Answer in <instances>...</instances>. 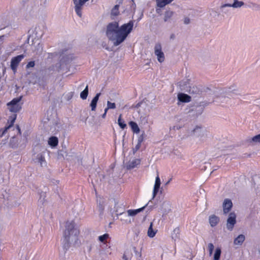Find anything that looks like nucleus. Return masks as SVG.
Wrapping results in <instances>:
<instances>
[{
	"label": "nucleus",
	"mask_w": 260,
	"mask_h": 260,
	"mask_svg": "<svg viewBox=\"0 0 260 260\" xmlns=\"http://www.w3.org/2000/svg\"><path fill=\"white\" fill-rule=\"evenodd\" d=\"M134 26V21H129L127 23L119 26L118 22H113L107 26L106 35L108 39L117 46L122 43L131 32Z\"/></svg>",
	"instance_id": "f257e3e1"
},
{
	"label": "nucleus",
	"mask_w": 260,
	"mask_h": 260,
	"mask_svg": "<svg viewBox=\"0 0 260 260\" xmlns=\"http://www.w3.org/2000/svg\"><path fill=\"white\" fill-rule=\"evenodd\" d=\"M21 99L22 96H19L13 99L11 102L7 103L8 109L11 112L14 113V114L9 117L7 125L5 128L2 129V135L5 134L8 129L14 125L17 118V114L16 113L19 112L22 108L21 104L20 103Z\"/></svg>",
	"instance_id": "f03ea898"
},
{
	"label": "nucleus",
	"mask_w": 260,
	"mask_h": 260,
	"mask_svg": "<svg viewBox=\"0 0 260 260\" xmlns=\"http://www.w3.org/2000/svg\"><path fill=\"white\" fill-rule=\"evenodd\" d=\"M76 223L74 220L66 222L65 230L63 232V247L67 249L70 247L71 239L77 240L80 234V231L75 228Z\"/></svg>",
	"instance_id": "7ed1b4c3"
},
{
	"label": "nucleus",
	"mask_w": 260,
	"mask_h": 260,
	"mask_svg": "<svg viewBox=\"0 0 260 260\" xmlns=\"http://www.w3.org/2000/svg\"><path fill=\"white\" fill-rule=\"evenodd\" d=\"M24 57L25 55L24 54H20L12 58L10 67L14 73L16 72L18 66Z\"/></svg>",
	"instance_id": "20e7f679"
},
{
	"label": "nucleus",
	"mask_w": 260,
	"mask_h": 260,
	"mask_svg": "<svg viewBox=\"0 0 260 260\" xmlns=\"http://www.w3.org/2000/svg\"><path fill=\"white\" fill-rule=\"evenodd\" d=\"M154 53L157 56V60L159 62H162L165 60V55L162 51L161 45L160 43H157L154 47Z\"/></svg>",
	"instance_id": "39448f33"
},
{
	"label": "nucleus",
	"mask_w": 260,
	"mask_h": 260,
	"mask_svg": "<svg viewBox=\"0 0 260 260\" xmlns=\"http://www.w3.org/2000/svg\"><path fill=\"white\" fill-rule=\"evenodd\" d=\"M75 5V10L76 14L80 17H82V6L89 0H73Z\"/></svg>",
	"instance_id": "423d86ee"
},
{
	"label": "nucleus",
	"mask_w": 260,
	"mask_h": 260,
	"mask_svg": "<svg viewBox=\"0 0 260 260\" xmlns=\"http://www.w3.org/2000/svg\"><path fill=\"white\" fill-rule=\"evenodd\" d=\"M236 223V215L234 212L230 213L227 219L226 227L230 230H233L235 224Z\"/></svg>",
	"instance_id": "0eeeda50"
},
{
	"label": "nucleus",
	"mask_w": 260,
	"mask_h": 260,
	"mask_svg": "<svg viewBox=\"0 0 260 260\" xmlns=\"http://www.w3.org/2000/svg\"><path fill=\"white\" fill-rule=\"evenodd\" d=\"M233 206V203L231 200L226 199L224 200L223 204V211L224 214L228 213L231 210Z\"/></svg>",
	"instance_id": "6e6552de"
},
{
	"label": "nucleus",
	"mask_w": 260,
	"mask_h": 260,
	"mask_svg": "<svg viewBox=\"0 0 260 260\" xmlns=\"http://www.w3.org/2000/svg\"><path fill=\"white\" fill-rule=\"evenodd\" d=\"M178 99L180 102L183 103H188L191 101V98L187 94L181 93L178 95Z\"/></svg>",
	"instance_id": "1a4fd4ad"
},
{
	"label": "nucleus",
	"mask_w": 260,
	"mask_h": 260,
	"mask_svg": "<svg viewBox=\"0 0 260 260\" xmlns=\"http://www.w3.org/2000/svg\"><path fill=\"white\" fill-rule=\"evenodd\" d=\"M209 223L212 227L215 226L219 221L218 217L215 215H212L209 217Z\"/></svg>",
	"instance_id": "9d476101"
},
{
	"label": "nucleus",
	"mask_w": 260,
	"mask_h": 260,
	"mask_svg": "<svg viewBox=\"0 0 260 260\" xmlns=\"http://www.w3.org/2000/svg\"><path fill=\"white\" fill-rule=\"evenodd\" d=\"M101 93H97L95 96L93 98L90 103V107L92 111H95L96 107V105L98 101L99 100V97L100 96Z\"/></svg>",
	"instance_id": "9b49d317"
},
{
	"label": "nucleus",
	"mask_w": 260,
	"mask_h": 260,
	"mask_svg": "<svg viewBox=\"0 0 260 260\" xmlns=\"http://www.w3.org/2000/svg\"><path fill=\"white\" fill-rule=\"evenodd\" d=\"M129 125L131 126L132 131L136 134H139L140 133V128L137 124V123L134 121H130L129 123Z\"/></svg>",
	"instance_id": "f8f14e48"
},
{
	"label": "nucleus",
	"mask_w": 260,
	"mask_h": 260,
	"mask_svg": "<svg viewBox=\"0 0 260 260\" xmlns=\"http://www.w3.org/2000/svg\"><path fill=\"white\" fill-rule=\"evenodd\" d=\"M58 144V140L56 137L52 136L48 140V144L52 147H56Z\"/></svg>",
	"instance_id": "ddd939ff"
},
{
	"label": "nucleus",
	"mask_w": 260,
	"mask_h": 260,
	"mask_svg": "<svg viewBox=\"0 0 260 260\" xmlns=\"http://www.w3.org/2000/svg\"><path fill=\"white\" fill-rule=\"evenodd\" d=\"M145 207H146V206H145L142 208H140L139 209H135V210H133V209L128 210L127 211V214H128V216H135L136 214H137L139 212L142 211L144 209Z\"/></svg>",
	"instance_id": "4468645a"
},
{
	"label": "nucleus",
	"mask_w": 260,
	"mask_h": 260,
	"mask_svg": "<svg viewBox=\"0 0 260 260\" xmlns=\"http://www.w3.org/2000/svg\"><path fill=\"white\" fill-rule=\"evenodd\" d=\"M174 0H156L157 7L159 8L164 7L167 5L171 3Z\"/></svg>",
	"instance_id": "2eb2a0df"
},
{
	"label": "nucleus",
	"mask_w": 260,
	"mask_h": 260,
	"mask_svg": "<svg viewBox=\"0 0 260 260\" xmlns=\"http://www.w3.org/2000/svg\"><path fill=\"white\" fill-rule=\"evenodd\" d=\"M244 235L241 234L239 235L235 239L234 243L235 245H241L245 240Z\"/></svg>",
	"instance_id": "dca6fc26"
},
{
	"label": "nucleus",
	"mask_w": 260,
	"mask_h": 260,
	"mask_svg": "<svg viewBox=\"0 0 260 260\" xmlns=\"http://www.w3.org/2000/svg\"><path fill=\"white\" fill-rule=\"evenodd\" d=\"M244 5V3L243 2H240L238 0H234V2L233 4H226L224 6H228V7H233L234 8H239L241 7L242 6Z\"/></svg>",
	"instance_id": "f3484780"
},
{
	"label": "nucleus",
	"mask_w": 260,
	"mask_h": 260,
	"mask_svg": "<svg viewBox=\"0 0 260 260\" xmlns=\"http://www.w3.org/2000/svg\"><path fill=\"white\" fill-rule=\"evenodd\" d=\"M119 5H115L114 8L112 9L111 14L113 16H117L119 14Z\"/></svg>",
	"instance_id": "a211bd4d"
},
{
	"label": "nucleus",
	"mask_w": 260,
	"mask_h": 260,
	"mask_svg": "<svg viewBox=\"0 0 260 260\" xmlns=\"http://www.w3.org/2000/svg\"><path fill=\"white\" fill-rule=\"evenodd\" d=\"M88 94V85L86 86L85 88L81 92L80 98L83 100L86 99Z\"/></svg>",
	"instance_id": "6ab92c4d"
},
{
	"label": "nucleus",
	"mask_w": 260,
	"mask_h": 260,
	"mask_svg": "<svg viewBox=\"0 0 260 260\" xmlns=\"http://www.w3.org/2000/svg\"><path fill=\"white\" fill-rule=\"evenodd\" d=\"M148 236L150 238H153L155 236L156 232H154L152 229V223H150V225L148 230Z\"/></svg>",
	"instance_id": "aec40b11"
},
{
	"label": "nucleus",
	"mask_w": 260,
	"mask_h": 260,
	"mask_svg": "<svg viewBox=\"0 0 260 260\" xmlns=\"http://www.w3.org/2000/svg\"><path fill=\"white\" fill-rule=\"evenodd\" d=\"M118 124L122 129H124L126 127V124L124 123V121L122 119L121 114H120L118 117Z\"/></svg>",
	"instance_id": "412c9836"
},
{
	"label": "nucleus",
	"mask_w": 260,
	"mask_h": 260,
	"mask_svg": "<svg viewBox=\"0 0 260 260\" xmlns=\"http://www.w3.org/2000/svg\"><path fill=\"white\" fill-rule=\"evenodd\" d=\"M173 12L171 11H167L165 14L164 21L166 22L168 21L173 16Z\"/></svg>",
	"instance_id": "4be33fe9"
},
{
	"label": "nucleus",
	"mask_w": 260,
	"mask_h": 260,
	"mask_svg": "<svg viewBox=\"0 0 260 260\" xmlns=\"http://www.w3.org/2000/svg\"><path fill=\"white\" fill-rule=\"evenodd\" d=\"M221 251L220 248H216L214 255V260H219Z\"/></svg>",
	"instance_id": "5701e85b"
},
{
	"label": "nucleus",
	"mask_w": 260,
	"mask_h": 260,
	"mask_svg": "<svg viewBox=\"0 0 260 260\" xmlns=\"http://www.w3.org/2000/svg\"><path fill=\"white\" fill-rule=\"evenodd\" d=\"M109 238L108 234H105L99 237V240L101 242L106 243L107 239Z\"/></svg>",
	"instance_id": "b1692460"
},
{
	"label": "nucleus",
	"mask_w": 260,
	"mask_h": 260,
	"mask_svg": "<svg viewBox=\"0 0 260 260\" xmlns=\"http://www.w3.org/2000/svg\"><path fill=\"white\" fill-rule=\"evenodd\" d=\"M214 248V246L212 243H210L208 244V249L209 255H210V256L212 255Z\"/></svg>",
	"instance_id": "393cba45"
},
{
	"label": "nucleus",
	"mask_w": 260,
	"mask_h": 260,
	"mask_svg": "<svg viewBox=\"0 0 260 260\" xmlns=\"http://www.w3.org/2000/svg\"><path fill=\"white\" fill-rule=\"evenodd\" d=\"M160 183H161V182H160V178L159 177L158 175H157V176H156V177L155 178V184H154V187L159 188Z\"/></svg>",
	"instance_id": "a878e982"
},
{
	"label": "nucleus",
	"mask_w": 260,
	"mask_h": 260,
	"mask_svg": "<svg viewBox=\"0 0 260 260\" xmlns=\"http://www.w3.org/2000/svg\"><path fill=\"white\" fill-rule=\"evenodd\" d=\"M250 142H253L254 143H260V134L259 135L254 136L251 139V140Z\"/></svg>",
	"instance_id": "bb28decb"
},
{
	"label": "nucleus",
	"mask_w": 260,
	"mask_h": 260,
	"mask_svg": "<svg viewBox=\"0 0 260 260\" xmlns=\"http://www.w3.org/2000/svg\"><path fill=\"white\" fill-rule=\"evenodd\" d=\"M37 158H38L39 161L40 162V164L41 165H42L43 162L45 161V159L44 156L42 154H40L38 155Z\"/></svg>",
	"instance_id": "cd10ccee"
},
{
	"label": "nucleus",
	"mask_w": 260,
	"mask_h": 260,
	"mask_svg": "<svg viewBox=\"0 0 260 260\" xmlns=\"http://www.w3.org/2000/svg\"><path fill=\"white\" fill-rule=\"evenodd\" d=\"M107 107L108 108L111 109H114L116 108V105L114 103H111L109 101H108L107 102Z\"/></svg>",
	"instance_id": "c85d7f7f"
},
{
	"label": "nucleus",
	"mask_w": 260,
	"mask_h": 260,
	"mask_svg": "<svg viewBox=\"0 0 260 260\" xmlns=\"http://www.w3.org/2000/svg\"><path fill=\"white\" fill-rule=\"evenodd\" d=\"M140 162V160L138 159H135L132 162V166L131 167L132 168H134L136 167L137 165L139 164Z\"/></svg>",
	"instance_id": "c756f323"
},
{
	"label": "nucleus",
	"mask_w": 260,
	"mask_h": 260,
	"mask_svg": "<svg viewBox=\"0 0 260 260\" xmlns=\"http://www.w3.org/2000/svg\"><path fill=\"white\" fill-rule=\"evenodd\" d=\"M35 63L34 61H30L27 63L26 64V69H29L30 68H32L35 66Z\"/></svg>",
	"instance_id": "7c9ffc66"
},
{
	"label": "nucleus",
	"mask_w": 260,
	"mask_h": 260,
	"mask_svg": "<svg viewBox=\"0 0 260 260\" xmlns=\"http://www.w3.org/2000/svg\"><path fill=\"white\" fill-rule=\"evenodd\" d=\"M158 190H159L158 188H156V187H154L153 190V198L155 197V196L156 195V194L157 193V192L158 191Z\"/></svg>",
	"instance_id": "2f4dec72"
},
{
	"label": "nucleus",
	"mask_w": 260,
	"mask_h": 260,
	"mask_svg": "<svg viewBox=\"0 0 260 260\" xmlns=\"http://www.w3.org/2000/svg\"><path fill=\"white\" fill-rule=\"evenodd\" d=\"M190 22V19L189 18L187 17H185L184 20V23L186 24H188Z\"/></svg>",
	"instance_id": "473e14b6"
},
{
	"label": "nucleus",
	"mask_w": 260,
	"mask_h": 260,
	"mask_svg": "<svg viewBox=\"0 0 260 260\" xmlns=\"http://www.w3.org/2000/svg\"><path fill=\"white\" fill-rule=\"evenodd\" d=\"M4 37V36H0V44H3Z\"/></svg>",
	"instance_id": "72a5a7b5"
},
{
	"label": "nucleus",
	"mask_w": 260,
	"mask_h": 260,
	"mask_svg": "<svg viewBox=\"0 0 260 260\" xmlns=\"http://www.w3.org/2000/svg\"><path fill=\"white\" fill-rule=\"evenodd\" d=\"M16 128H17V129L18 131V133H19L20 134H21V129H20V127L19 126V125H17Z\"/></svg>",
	"instance_id": "f704fd0d"
},
{
	"label": "nucleus",
	"mask_w": 260,
	"mask_h": 260,
	"mask_svg": "<svg viewBox=\"0 0 260 260\" xmlns=\"http://www.w3.org/2000/svg\"><path fill=\"white\" fill-rule=\"evenodd\" d=\"M108 109H110L108 108V107L105 109V112H106V113H107V111H108Z\"/></svg>",
	"instance_id": "c9c22d12"
},
{
	"label": "nucleus",
	"mask_w": 260,
	"mask_h": 260,
	"mask_svg": "<svg viewBox=\"0 0 260 260\" xmlns=\"http://www.w3.org/2000/svg\"><path fill=\"white\" fill-rule=\"evenodd\" d=\"M123 258L125 260H127L126 256L125 254L123 255Z\"/></svg>",
	"instance_id": "e433bc0d"
},
{
	"label": "nucleus",
	"mask_w": 260,
	"mask_h": 260,
	"mask_svg": "<svg viewBox=\"0 0 260 260\" xmlns=\"http://www.w3.org/2000/svg\"><path fill=\"white\" fill-rule=\"evenodd\" d=\"M106 112H104V114H103V115H102V117H105V116H106Z\"/></svg>",
	"instance_id": "4c0bfd02"
}]
</instances>
